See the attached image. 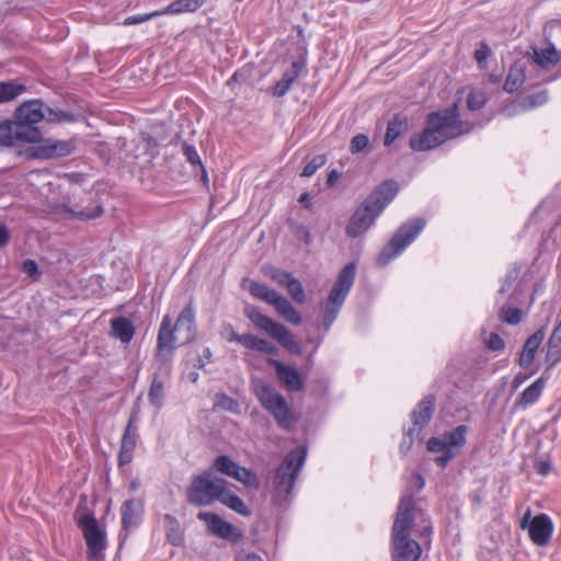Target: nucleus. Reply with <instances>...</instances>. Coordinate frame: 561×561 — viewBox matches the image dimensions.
<instances>
[{
  "label": "nucleus",
  "instance_id": "obj_1",
  "mask_svg": "<svg viewBox=\"0 0 561 561\" xmlns=\"http://www.w3.org/2000/svg\"><path fill=\"white\" fill-rule=\"evenodd\" d=\"M468 123L459 119L458 105L431 113L426 118V127L410 139V147L415 151L432 150L448 139L456 138L471 130Z\"/></svg>",
  "mask_w": 561,
  "mask_h": 561
},
{
  "label": "nucleus",
  "instance_id": "obj_2",
  "mask_svg": "<svg viewBox=\"0 0 561 561\" xmlns=\"http://www.w3.org/2000/svg\"><path fill=\"white\" fill-rule=\"evenodd\" d=\"M415 517L414 502L411 495L401 499L391 534V553L393 561H419L422 548L410 538Z\"/></svg>",
  "mask_w": 561,
  "mask_h": 561
},
{
  "label": "nucleus",
  "instance_id": "obj_3",
  "mask_svg": "<svg viewBox=\"0 0 561 561\" xmlns=\"http://www.w3.org/2000/svg\"><path fill=\"white\" fill-rule=\"evenodd\" d=\"M170 316H164L158 334L157 356L170 360L176 346L192 342L196 336L195 310L190 302L180 313L174 328Z\"/></svg>",
  "mask_w": 561,
  "mask_h": 561
},
{
  "label": "nucleus",
  "instance_id": "obj_4",
  "mask_svg": "<svg viewBox=\"0 0 561 561\" xmlns=\"http://www.w3.org/2000/svg\"><path fill=\"white\" fill-rule=\"evenodd\" d=\"M398 190L399 186L397 182H383L352 215L346 227V234L355 238L365 233L387 205L394 198Z\"/></svg>",
  "mask_w": 561,
  "mask_h": 561
},
{
  "label": "nucleus",
  "instance_id": "obj_5",
  "mask_svg": "<svg viewBox=\"0 0 561 561\" xmlns=\"http://www.w3.org/2000/svg\"><path fill=\"white\" fill-rule=\"evenodd\" d=\"M306 459V450L298 447L291 450L276 470L273 480V494L278 504H283L290 495L297 476Z\"/></svg>",
  "mask_w": 561,
  "mask_h": 561
},
{
  "label": "nucleus",
  "instance_id": "obj_6",
  "mask_svg": "<svg viewBox=\"0 0 561 561\" xmlns=\"http://www.w3.org/2000/svg\"><path fill=\"white\" fill-rule=\"evenodd\" d=\"M226 485L225 479L215 477L213 469H207L192 479L186 499L195 506H209L220 501Z\"/></svg>",
  "mask_w": 561,
  "mask_h": 561
},
{
  "label": "nucleus",
  "instance_id": "obj_7",
  "mask_svg": "<svg viewBox=\"0 0 561 561\" xmlns=\"http://www.w3.org/2000/svg\"><path fill=\"white\" fill-rule=\"evenodd\" d=\"M252 383L262 407L273 415L280 427L289 428L293 423V415L284 396L261 379H253Z\"/></svg>",
  "mask_w": 561,
  "mask_h": 561
},
{
  "label": "nucleus",
  "instance_id": "obj_8",
  "mask_svg": "<svg viewBox=\"0 0 561 561\" xmlns=\"http://www.w3.org/2000/svg\"><path fill=\"white\" fill-rule=\"evenodd\" d=\"M355 274L356 267L353 263L347 264L339 274L325 304L323 324L327 329H329L336 319L337 313L353 286Z\"/></svg>",
  "mask_w": 561,
  "mask_h": 561
},
{
  "label": "nucleus",
  "instance_id": "obj_9",
  "mask_svg": "<svg viewBox=\"0 0 561 561\" xmlns=\"http://www.w3.org/2000/svg\"><path fill=\"white\" fill-rule=\"evenodd\" d=\"M467 432L468 427L466 425H458L440 437L430 438L427 442L428 451L440 454V456L434 459L437 466L446 467L456 456V450L465 446Z\"/></svg>",
  "mask_w": 561,
  "mask_h": 561
},
{
  "label": "nucleus",
  "instance_id": "obj_10",
  "mask_svg": "<svg viewBox=\"0 0 561 561\" xmlns=\"http://www.w3.org/2000/svg\"><path fill=\"white\" fill-rule=\"evenodd\" d=\"M244 313L255 327L268 333L287 351L294 354L301 353L300 345L286 327L261 313L255 307L248 306Z\"/></svg>",
  "mask_w": 561,
  "mask_h": 561
},
{
  "label": "nucleus",
  "instance_id": "obj_11",
  "mask_svg": "<svg viewBox=\"0 0 561 561\" xmlns=\"http://www.w3.org/2000/svg\"><path fill=\"white\" fill-rule=\"evenodd\" d=\"M14 118L19 123L37 124L43 119L49 123H68L72 121V115L66 112L45 108L39 100H30L16 107Z\"/></svg>",
  "mask_w": 561,
  "mask_h": 561
},
{
  "label": "nucleus",
  "instance_id": "obj_12",
  "mask_svg": "<svg viewBox=\"0 0 561 561\" xmlns=\"http://www.w3.org/2000/svg\"><path fill=\"white\" fill-rule=\"evenodd\" d=\"M424 226L425 221L421 218L402 225L380 252L377 261L378 264L386 265L399 255L423 230Z\"/></svg>",
  "mask_w": 561,
  "mask_h": 561
},
{
  "label": "nucleus",
  "instance_id": "obj_13",
  "mask_svg": "<svg viewBox=\"0 0 561 561\" xmlns=\"http://www.w3.org/2000/svg\"><path fill=\"white\" fill-rule=\"evenodd\" d=\"M210 469H213V472L218 471L239 481L249 489L256 490L260 486V480L257 476L252 470L245 467H241L229 456L222 455L217 457Z\"/></svg>",
  "mask_w": 561,
  "mask_h": 561
},
{
  "label": "nucleus",
  "instance_id": "obj_14",
  "mask_svg": "<svg viewBox=\"0 0 561 561\" xmlns=\"http://www.w3.org/2000/svg\"><path fill=\"white\" fill-rule=\"evenodd\" d=\"M79 525L88 546L89 559L91 561H102V551L105 548V534L100 528L98 520L91 515H84L80 518Z\"/></svg>",
  "mask_w": 561,
  "mask_h": 561
},
{
  "label": "nucleus",
  "instance_id": "obj_15",
  "mask_svg": "<svg viewBox=\"0 0 561 561\" xmlns=\"http://www.w3.org/2000/svg\"><path fill=\"white\" fill-rule=\"evenodd\" d=\"M197 518L203 522L207 530L221 539L237 542L243 538V533L229 522H226L218 514L211 512H199Z\"/></svg>",
  "mask_w": 561,
  "mask_h": 561
},
{
  "label": "nucleus",
  "instance_id": "obj_16",
  "mask_svg": "<svg viewBox=\"0 0 561 561\" xmlns=\"http://www.w3.org/2000/svg\"><path fill=\"white\" fill-rule=\"evenodd\" d=\"M69 203L71 205L61 203L50 206L51 214L59 219H76L80 221L91 220L100 217L103 214V208L100 205L82 207L78 203H71L70 199Z\"/></svg>",
  "mask_w": 561,
  "mask_h": 561
},
{
  "label": "nucleus",
  "instance_id": "obj_17",
  "mask_svg": "<svg viewBox=\"0 0 561 561\" xmlns=\"http://www.w3.org/2000/svg\"><path fill=\"white\" fill-rule=\"evenodd\" d=\"M9 125L10 129V144L7 147L13 146L15 141L31 142V144H42V134L36 128L33 127V124L19 123L16 119L14 122L4 121Z\"/></svg>",
  "mask_w": 561,
  "mask_h": 561
},
{
  "label": "nucleus",
  "instance_id": "obj_18",
  "mask_svg": "<svg viewBox=\"0 0 561 561\" xmlns=\"http://www.w3.org/2000/svg\"><path fill=\"white\" fill-rule=\"evenodd\" d=\"M268 363L275 368L277 378L289 391H300L304 388V380L299 371L293 367L283 364L277 359H268Z\"/></svg>",
  "mask_w": 561,
  "mask_h": 561
},
{
  "label": "nucleus",
  "instance_id": "obj_19",
  "mask_svg": "<svg viewBox=\"0 0 561 561\" xmlns=\"http://www.w3.org/2000/svg\"><path fill=\"white\" fill-rule=\"evenodd\" d=\"M553 525L549 516L539 514L529 525V537L538 546H546L551 538Z\"/></svg>",
  "mask_w": 561,
  "mask_h": 561
},
{
  "label": "nucleus",
  "instance_id": "obj_20",
  "mask_svg": "<svg viewBox=\"0 0 561 561\" xmlns=\"http://www.w3.org/2000/svg\"><path fill=\"white\" fill-rule=\"evenodd\" d=\"M75 147L71 141L66 140H42V144L36 148L35 156L37 158H59L69 156Z\"/></svg>",
  "mask_w": 561,
  "mask_h": 561
},
{
  "label": "nucleus",
  "instance_id": "obj_21",
  "mask_svg": "<svg viewBox=\"0 0 561 561\" xmlns=\"http://www.w3.org/2000/svg\"><path fill=\"white\" fill-rule=\"evenodd\" d=\"M136 421V411H134L127 426L125 433L122 437L121 449L118 454V462L121 466L127 465L131 461L134 450L136 448V439L137 435L135 430L133 428V423Z\"/></svg>",
  "mask_w": 561,
  "mask_h": 561
},
{
  "label": "nucleus",
  "instance_id": "obj_22",
  "mask_svg": "<svg viewBox=\"0 0 561 561\" xmlns=\"http://www.w3.org/2000/svg\"><path fill=\"white\" fill-rule=\"evenodd\" d=\"M241 286L244 290L249 291L254 298L272 306H274L282 297L280 294L270 288L268 286L250 278H244L241 283Z\"/></svg>",
  "mask_w": 561,
  "mask_h": 561
},
{
  "label": "nucleus",
  "instance_id": "obj_23",
  "mask_svg": "<svg viewBox=\"0 0 561 561\" xmlns=\"http://www.w3.org/2000/svg\"><path fill=\"white\" fill-rule=\"evenodd\" d=\"M434 411V398L428 396L424 398L414 409L412 413L413 428H410L409 434L413 431H421L432 419Z\"/></svg>",
  "mask_w": 561,
  "mask_h": 561
},
{
  "label": "nucleus",
  "instance_id": "obj_24",
  "mask_svg": "<svg viewBox=\"0 0 561 561\" xmlns=\"http://www.w3.org/2000/svg\"><path fill=\"white\" fill-rule=\"evenodd\" d=\"M543 339L545 330L539 329L526 340L523 346L522 354L519 356V365L523 368H528L533 364L536 353L539 346L541 345Z\"/></svg>",
  "mask_w": 561,
  "mask_h": 561
},
{
  "label": "nucleus",
  "instance_id": "obj_25",
  "mask_svg": "<svg viewBox=\"0 0 561 561\" xmlns=\"http://www.w3.org/2000/svg\"><path fill=\"white\" fill-rule=\"evenodd\" d=\"M205 3L206 0H174L162 10H159V12L160 15L193 13Z\"/></svg>",
  "mask_w": 561,
  "mask_h": 561
},
{
  "label": "nucleus",
  "instance_id": "obj_26",
  "mask_svg": "<svg viewBox=\"0 0 561 561\" xmlns=\"http://www.w3.org/2000/svg\"><path fill=\"white\" fill-rule=\"evenodd\" d=\"M135 329L133 323L124 317L115 318L111 321V334L122 343H129L134 336Z\"/></svg>",
  "mask_w": 561,
  "mask_h": 561
},
{
  "label": "nucleus",
  "instance_id": "obj_27",
  "mask_svg": "<svg viewBox=\"0 0 561 561\" xmlns=\"http://www.w3.org/2000/svg\"><path fill=\"white\" fill-rule=\"evenodd\" d=\"M142 513V502L139 500H127L122 506V523L125 528L135 526Z\"/></svg>",
  "mask_w": 561,
  "mask_h": 561
},
{
  "label": "nucleus",
  "instance_id": "obj_28",
  "mask_svg": "<svg viewBox=\"0 0 561 561\" xmlns=\"http://www.w3.org/2000/svg\"><path fill=\"white\" fill-rule=\"evenodd\" d=\"M546 360L550 367L561 360V320L548 340Z\"/></svg>",
  "mask_w": 561,
  "mask_h": 561
},
{
  "label": "nucleus",
  "instance_id": "obj_29",
  "mask_svg": "<svg viewBox=\"0 0 561 561\" xmlns=\"http://www.w3.org/2000/svg\"><path fill=\"white\" fill-rule=\"evenodd\" d=\"M545 386L546 379L543 377L538 378L522 392L516 405L525 408L535 403L540 398Z\"/></svg>",
  "mask_w": 561,
  "mask_h": 561
},
{
  "label": "nucleus",
  "instance_id": "obj_30",
  "mask_svg": "<svg viewBox=\"0 0 561 561\" xmlns=\"http://www.w3.org/2000/svg\"><path fill=\"white\" fill-rule=\"evenodd\" d=\"M240 344L249 350L259 351L265 354H276L277 348L275 345L270 343L268 341L257 337L252 334H242V339H240Z\"/></svg>",
  "mask_w": 561,
  "mask_h": 561
},
{
  "label": "nucleus",
  "instance_id": "obj_31",
  "mask_svg": "<svg viewBox=\"0 0 561 561\" xmlns=\"http://www.w3.org/2000/svg\"><path fill=\"white\" fill-rule=\"evenodd\" d=\"M25 91L26 87L16 81H0V104L14 101Z\"/></svg>",
  "mask_w": 561,
  "mask_h": 561
},
{
  "label": "nucleus",
  "instance_id": "obj_32",
  "mask_svg": "<svg viewBox=\"0 0 561 561\" xmlns=\"http://www.w3.org/2000/svg\"><path fill=\"white\" fill-rule=\"evenodd\" d=\"M219 502L229 507L230 510L234 511L236 513L240 514L241 516L251 515V511L245 505L243 500L233 492H231L227 486L225 488L222 496Z\"/></svg>",
  "mask_w": 561,
  "mask_h": 561
},
{
  "label": "nucleus",
  "instance_id": "obj_33",
  "mask_svg": "<svg viewBox=\"0 0 561 561\" xmlns=\"http://www.w3.org/2000/svg\"><path fill=\"white\" fill-rule=\"evenodd\" d=\"M276 311L289 323L291 324H300L301 316L296 310L293 305L288 301L287 298L282 296L278 301L274 305Z\"/></svg>",
  "mask_w": 561,
  "mask_h": 561
},
{
  "label": "nucleus",
  "instance_id": "obj_34",
  "mask_svg": "<svg viewBox=\"0 0 561 561\" xmlns=\"http://www.w3.org/2000/svg\"><path fill=\"white\" fill-rule=\"evenodd\" d=\"M559 54L553 45H549L541 50H534V61L541 68L552 67L559 62Z\"/></svg>",
  "mask_w": 561,
  "mask_h": 561
},
{
  "label": "nucleus",
  "instance_id": "obj_35",
  "mask_svg": "<svg viewBox=\"0 0 561 561\" xmlns=\"http://www.w3.org/2000/svg\"><path fill=\"white\" fill-rule=\"evenodd\" d=\"M164 519L168 540L173 546H181L183 542V533L181 530L179 520L170 514H167Z\"/></svg>",
  "mask_w": 561,
  "mask_h": 561
},
{
  "label": "nucleus",
  "instance_id": "obj_36",
  "mask_svg": "<svg viewBox=\"0 0 561 561\" xmlns=\"http://www.w3.org/2000/svg\"><path fill=\"white\" fill-rule=\"evenodd\" d=\"M149 402L159 410L163 404L164 399V382L159 378V376H154L148 392Z\"/></svg>",
  "mask_w": 561,
  "mask_h": 561
},
{
  "label": "nucleus",
  "instance_id": "obj_37",
  "mask_svg": "<svg viewBox=\"0 0 561 561\" xmlns=\"http://www.w3.org/2000/svg\"><path fill=\"white\" fill-rule=\"evenodd\" d=\"M297 77L298 70L296 68V65H294L293 68L286 71L283 78L275 84L273 95L277 98L285 95L290 89L294 81L297 79Z\"/></svg>",
  "mask_w": 561,
  "mask_h": 561
},
{
  "label": "nucleus",
  "instance_id": "obj_38",
  "mask_svg": "<svg viewBox=\"0 0 561 561\" xmlns=\"http://www.w3.org/2000/svg\"><path fill=\"white\" fill-rule=\"evenodd\" d=\"M525 81V75L523 69L519 66H513L510 69L507 78L504 83V90L508 93L516 91L519 87L523 85Z\"/></svg>",
  "mask_w": 561,
  "mask_h": 561
},
{
  "label": "nucleus",
  "instance_id": "obj_39",
  "mask_svg": "<svg viewBox=\"0 0 561 561\" xmlns=\"http://www.w3.org/2000/svg\"><path fill=\"white\" fill-rule=\"evenodd\" d=\"M405 129L407 123L400 116H396L388 124L385 145L390 146L402 133L405 131Z\"/></svg>",
  "mask_w": 561,
  "mask_h": 561
},
{
  "label": "nucleus",
  "instance_id": "obj_40",
  "mask_svg": "<svg viewBox=\"0 0 561 561\" xmlns=\"http://www.w3.org/2000/svg\"><path fill=\"white\" fill-rule=\"evenodd\" d=\"M286 288L290 295V297L298 304L305 302L306 296L305 290L301 285V283L295 278L291 277L290 280L287 283Z\"/></svg>",
  "mask_w": 561,
  "mask_h": 561
},
{
  "label": "nucleus",
  "instance_id": "obj_41",
  "mask_svg": "<svg viewBox=\"0 0 561 561\" xmlns=\"http://www.w3.org/2000/svg\"><path fill=\"white\" fill-rule=\"evenodd\" d=\"M548 100L547 91L531 94L519 103L522 110H530L545 104Z\"/></svg>",
  "mask_w": 561,
  "mask_h": 561
},
{
  "label": "nucleus",
  "instance_id": "obj_42",
  "mask_svg": "<svg viewBox=\"0 0 561 561\" xmlns=\"http://www.w3.org/2000/svg\"><path fill=\"white\" fill-rule=\"evenodd\" d=\"M263 273L265 276L270 277L272 280L276 282L279 285L286 286L287 283L293 277L291 274L286 271H282L274 267H263Z\"/></svg>",
  "mask_w": 561,
  "mask_h": 561
},
{
  "label": "nucleus",
  "instance_id": "obj_43",
  "mask_svg": "<svg viewBox=\"0 0 561 561\" xmlns=\"http://www.w3.org/2000/svg\"><path fill=\"white\" fill-rule=\"evenodd\" d=\"M182 150L184 156L186 157L187 161H190L193 165H199L203 170V179L204 181H207V174L206 171L202 164L201 158L195 149L194 146L188 144H183Z\"/></svg>",
  "mask_w": 561,
  "mask_h": 561
},
{
  "label": "nucleus",
  "instance_id": "obj_44",
  "mask_svg": "<svg viewBox=\"0 0 561 561\" xmlns=\"http://www.w3.org/2000/svg\"><path fill=\"white\" fill-rule=\"evenodd\" d=\"M501 318L508 324H518L522 320V311L518 308H503L501 310Z\"/></svg>",
  "mask_w": 561,
  "mask_h": 561
},
{
  "label": "nucleus",
  "instance_id": "obj_45",
  "mask_svg": "<svg viewBox=\"0 0 561 561\" xmlns=\"http://www.w3.org/2000/svg\"><path fill=\"white\" fill-rule=\"evenodd\" d=\"M324 156L314 157L302 170L301 176L309 178L313 175L319 168H321L325 163Z\"/></svg>",
  "mask_w": 561,
  "mask_h": 561
},
{
  "label": "nucleus",
  "instance_id": "obj_46",
  "mask_svg": "<svg viewBox=\"0 0 561 561\" xmlns=\"http://www.w3.org/2000/svg\"><path fill=\"white\" fill-rule=\"evenodd\" d=\"M369 145V138L365 134H358L351 140L350 150L352 153L363 151Z\"/></svg>",
  "mask_w": 561,
  "mask_h": 561
},
{
  "label": "nucleus",
  "instance_id": "obj_47",
  "mask_svg": "<svg viewBox=\"0 0 561 561\" xmlns=\"http://www.w3.org/2000/svg\"><path fill=\"white\" fill-rule=\"evenodd\" d=\"M485 104V95L482 92H470L467 99V105L471 111H478Z\"/></svg>",
  "mask_w": 561,
  "mask_h": 561
},
{
  "label": "nucleus",
  "instance_id": "obj_48",
  "mask_svg": "<svg viewBox=\"0 0 561 561\" xmlns=\"http://www.w3.org/2000/svg\"><path fill=\"white\" fill-rule=\"evenodd\" d=\"M161 16L159 10L153 11L151 13L142 14V15H131L124 20V25H134V24H140L142 22L149 21L153 18Z\"/></svg>",
  "mask_w": 561,
  "mask_h": 561
},
{
  "label": "nucleus",
  "instance_id": "obj_49",
  "mask_svg": "<svg viewBox=\"0 0 561 561\" xmlns=\"http://www.w3.org/2000/svg\"><path fill=\"white\" fill-rule=\"evenodd\" d=\"M486 346L495 352L503 351L505 347L504 340L497 333H491L489 337L484 339Z\"/></svg>",
  "mask_w": 561,
  "mask_h": 561
},
{
  "label": "nucleus",
  "instance_id": "obj_50",
  "mask_svg": "<svg viewBox=\"0 0 561 561\" xmlns=\"http://www.w3.org/2000/svg\"><path fill=\"white\" fill-rule=\"evenodd\" d=\"M221 335L228 341V342H238L240 343V339H242V335L238 334L231 324H225L221 330Z\"/></svg>",
  "mask_w": 561,
  "mask_h": 561
},
{
  "label": "nucleus",
  "instance_id": "obj_51",
  "mask_svg": "<svg viewBox=\"0 0 561 561\" xmlns=\"http://www.w3.org/2000/svg\"><path fill=\"white\" fill-rule=\"evenodd\" d=\"M219 407H221L222 409L225 410H228V411H231V412H237L238 409H239V405L238 403L229 398L228 396L226 394H222L219 400H218V403H217Z\"/></svg>",
  "mask_w": 561,
  "mask_h": 561
},
{
  "label": "nucleus",
  "instance_id": "obj_52",
  "mask_svg": "<svg viewBox=\"0 0 561 561\" xmlns=\"http://www.w3.org/2000/svg\"><path fill=\"white\" fill-rule=\"evenodd\" d=\"M23 272L34 279L39 276L37 264L33 260H26L23 263Z\"/></svg>",
  "mask_w": 561,
  "mask_h": 561
},
{
  "label": "nucleus",
  "instance_id": "obj_53",
  "mask_svg": "<svg viewBox=\"0 0 561 561\" xmlns=\"http://www.w3.org/2000/svg\"><path fill=\"white\" fill-rule=\"evenodd\" d=\"M9 135V125L4 122H0V147L8 146L10 144Z\"/></svg>",
  "mask_w": 561,
  "mask_h": 561
},
{
  "label": "nucleus",
  "instance_id": "obj_54",
  "mask_svg": "<svg viewBox=\"0 0 561 561\" xmlns=\"http://www.w3.org/2000/svg\"><path fill=\"white\" fill-rule=\"evenodd\" d=\"M490 55V48L486 45H482L479 49L476 50L474 57L476 60L481 64Z\"/></svg>",
  "mask_w": 561,
  "mask_h": 561
},
{
  "label": "nucleus",
  "instance_id": "obj_55",
  "mask_svg": "<svg viewBox=\"0 0 561 561\" xmlns=\"http://www.w3.org/2000/svg\"><path fill=\"white\" fill-rule=\"evenodd\" d=\"M238 561H264L261 556L254 552H248L244 554H239L237 558Z\"/></svg>",
  "mask_w": 561,
  "mask_h": 561
},
{
  "label": "nucleus",
  "instance_id": "obj_56",
  "mask_svg": "<svg viewBox=\"0 0 561 561\" xmlns=\"http://www.w3.org/2000/svg\"><path fill=\"white\" fill-rule=\"evenodd\" d=\"M531 520H533L531 519V511H530V508H528L525 512L523 518L520 519V524H519L520 528L522 529H529V525H530Z\"/></svg>",
  "mask_w": 561,
  "mask_h": 561
},
{
  "label": "nucleus",
  "instance_id": "obj_57",
  "mask_svg": "<svg viewBox=\"0 0 561 561\" xmlns=\"http://www.w3.org/2000/svg\"><path fill=\"white\" fill-rule=\"evenodd\" d=\"M538 473L541 476H547L550 472V463L546 461H540L536 466Z\"/></svg>",
  "mask_w": 561,
  "mask_h": 561
},
{
  "label": "nucleus",
  "instance_id": "obj_58",
  "mask_svg": "<svg viewBox=\"0 0 561 561\" xmlns=\"http://www.w3.org/2000/svg\"><path fill=\"white\" fill-rule=\"evenodd\" d=\"M515 278H516V273H510L506 276V279H505L504 284L500 288V291L501 293H505L511 287V285H512V283L514 282Z\"/></svg>",
  "mask_w": 561,
  "mask_h": 561
},
{
  "label": "nucleus",
  "instance_id": "obj_59",
  "mask_svg": "<svg viewBox=\"0 0 561 561\" xmlns=\"http://www.w3.org/2000/svg\"><path fill=\"white\" fill-rule=\"evenodd\" d=\"M8 241H9V231L3 225H0V247L7 244Z\"/></svg>",
  "mask_w": 561,
  "mask_h": 561
},
{
  "label": "nucleus",
  "instance_id": "obj_60",
  "mask_svg": "<svg viewBox=\"0 0 561 561\" xmlns=\"http://www.w3.org/2000/svg\"><path fill=\"white\" fill-rule=\"evenodd\" d=\"M413 480H414V484L416 485L417 490H421L425 484L424 479L420 474H414Z\"/></svg>",
  "mask_w": 561,
  "mask_h": 561
},
{
  "label": "nucleus",
  "instance_id": "obj_61",
  "mask_svg": "<svg viewBox=\"0 0 561 561\" xmlns=\"http://www.w3.org/2000/svg\"><path fill=\"white\" fill-rule=\"evenodd\" d=\"M66 179H68L70 182H78L79 181V175L78 174H69V175H65Z\"/></svg>",
  "mask_w": 561,
  "mask_h": 561
},
{
  "label": "nucleus",
  "instance_id": "obj_62",
  "mask_svg": "<svg viewBox=\"0 0 561 561\" xmlns=\"http://www.w3.org/2000/svg\"><path fill=\"white\" fill-rule=\"evenodd\" d=\"M523 382V378L519 376H516L513 380V385L515 388L519 387V385Z\"/></svg>",
  "mask_w": 561,
  "mask_h": 561
},
{
  "label": "nucleus",
  "instance_id": "obj_63",
  "mask_svg": "<svg viewBox=\"0 0 561 561\" xmlns=\"http://www.w3.org/2000/svg\"><path fill=\"white\" fill-rule=\"evenodd\" d=\"M431 531H432V528L430 526H426L423 528L422 534L427 536L431 534Z\"/></svg>",
  "mask_w": 561,
  "mask_h": 561
},
{
  "label": "nucleus",
  "instance_id": "obj_64",
  "mask_svg": "<svg viewBox=\"0 0 561 561\" xmlns=\"http://www.w3.org/2000/svg\"><path fill=\"white\" fill-rule=\"evenodd\" d=\"M138 485H139V482H138V481H136V480L131 481V483H130V488H131L133 490H136V489L138 488Z\"/></svg>",
  "mask_w": 561,
  "mask_h": 561
}]
</instances>
